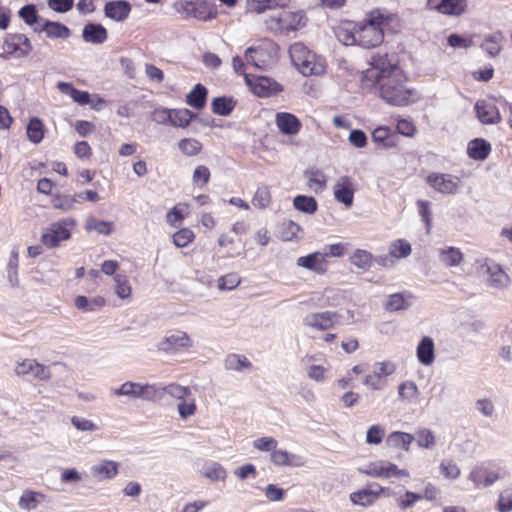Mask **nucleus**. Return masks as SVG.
Wrapping results in <instances>:
<instances>
[{
    "instance_id": "obj_1",
    "label": "nucleus",
    "mask_w": 512,
    "mask_h": 512,
    "mask_svg": "<svg viewBox=\"0 0 512 512\" xmlns=\"http://www.w3.org/2000/svg\"><path fill=\"white\" fill-rule=\"evenodd\" d=\"M406 77L402 70L395 74L381 78L375 82L379 96L392 106H406L415 101V91L406 86Z\"/></svg>"
},
{
    "instance_id": "obj_10",
    "label": "nucleus",
    "mask_w": 512,
    "mask_h": 512,
    "mask_svg": "<svg viewBox=\"0 0 512 512\" xmlns=\"http://www.w3.org/2000/svg\"><path fill=\"white\" fill-rule=\"evenodd\" d=\"M507 472L503 469H491L489 467L478 466L469 473V480L473 482L475 488L488 487L497 480L504 478Z\"/></svg>"
},
{
    "instance_id": "obj_35",
    "label": "nucleus",
    "mask_w": 512,
    "mask_h": 512,
    "mask_svg": "<svg viewBox=\"0 0 512 512\" xmlns=\"http://www.w3.org/2000/svg\"><path fill=\"white\" fill-rule=\"evenodd\" d=\"M207 89L202 84H197L186 97V103L195 108L202 109L206 104Z\"/></svg>"
},
{
    "instance_id": "obj_7",
    "label": "nucleus",
    "mask_w": 512,
    "mask_h": 512,
    "mask_svg": "<svg viewBox=\"0 0 512 512\" xmlns=\"http://www.w3.org/2000/svg\"><path fill=\"white\" fill-rule=\"evenodd\" d=\"M76 225L73 218H66L52 223L41 235V242L48 248L60 245L62 241L71 237V230Z\"/></svg>"
},
{
    "instance_id": "obj_30",
    "label": "nucleus",
    "mask_w": 512,
    "mask_h": 512,
    "mask_svg": "<svg viewBox=\"0 0 512 512\" xmlns=\"http://www.w3.org/2000/svg\"><path fill=\"white\" fill-rule=\"evenodd\" d=\"M270 459L274 465L277 466H301L303 460L301 456L290 454L286 450L274 449L271 452Z\"/></svg>"
},
{
    "instance_id": "obj_62",
    "label": "nucleus",
    "mask_w": 512,
    "mask_h": 512,
    "mask_svg": "<svg viewBox=\"0 0 512 512\" xmlns=\"http://www.w3.org/2000/svg\"><path fill=\"white\" fill-rule=\"evenodd\" d=\"M71 423L78 431L86 432L95 431L98 429L97 425L91 420L80 416H72Z\"/></svg>"
},
{
    "instance_id": "obj_2",
    "label": "nucleus",
    "mask_w": 512,
    "mask_h": 512,
    "mask_svg": "<svg viewBox=\"0 0 512 512\" xmlns=\"http://www.w3.org/2000/svg\"><path fill=\"white\" fill-rule=\"evenodd\" d=\"M289 55L293 65L304 76L321 75L325 72V59L310 51L301 42L290 46Z\"/></svg>"
},
{
    "instance_id": "obj_28",
    "label": "nucleus",
    "mask_w": 512,
    "mask_h": 512,
    "mask_svg": "<svg viewBox=\"0 0 512 512\" xmlns=\"http://www.w3.org/2000/svg\"><path fill=\"white\" fill-rule=\"evenodd\" d=\"M491 152V144L483 138H475L469 141L467 154L473 160H485Z\"/></svg>"
},
{
    "instance_id": "obj_4",
    "label": "nucleus",
    "mask_w": 512,
    "mask_h": 512,
    "mask_svg": "<svg viewBox=\"0 0 512 512\" xmlns=\"http://www.w3.org/2000/svg\"><path fill=\"white\" fill-rule=\"evenodd\" d=\"M246 60L255 67L266 70L278 59V46L271 40H263L257 46L245 52Z\"/></svg>"
},
{
    "instance_id": "obj_55",
    "label": "nucleus",
    "mask_w": 512,
    "mask_h": 512,
    "mask_svg": "<svg viewBox=\"0 0 512 512\" xmlns=\"http://www.w3.org/2000/svg\"><path fill=\"white\" fill-rule=\"evenodd\" d=\"M398 393L401 398L411 401L418 396L419 390L414 382L406 381L399 385Z\"/></svg>"
},
{
    "instance_id": "obj_34",
    "label": "nucleus",
    "mask_w": 512,
    "mask_h": 512,
    "mask_svg": "<svg viewBox=\"0 0 512 512\" xmlns=\"http://www.w3.org/2000/svg\"><path fill=\"white\" fill-rule=\"evenodd\" d=\"M414 440V435L410 433L394 431L388 435L386 444L392 448H402L403 450L408 451Z\"/></svg>"
},
{
    "instance_id": "obj_49",
    "label": "nucleus",
    "mask_w": 512,
    "mask_h": 512,
    "mask_svg": "<svg viewBox=\"0 0 512 512\" xmlns=\"http://www.w3.org/2000/svg\"><path fill=\"white\" fill-rule=\"evenodd\" d=\"M114 281L116 283L115 292L117 296L121 299L130 298L132 289L126 276L117 274L114 276Z\"/></svg>"
},
{
    "instance_id": "obj_56",
    "label": "nucleus",
    "mask_w": 512,
    "mask_h": 512,
    "mask_svg": "<svg viewBox=\"0 0 512 512\" xmlns=\"http://www.w3.org/2000/svg\"><path fill=\"white\" fill-rule=\"evenodd\" d=\"M195 235L192 230L183 228L174 233L173 243L180 248L186 247L194 239Z\"/></svg>"
},
{
    "instance_id": "obj_11",
    "label": "nucleus",
    "mask_w": 512,
    "mask_h": 512,
    "mask_svg": "<svg viewBox=\"0 0 512 512\" xmlns=\"http://www.w3.org/2000/svg\"><path fill=\"white\" fill-rule=\"evenodd\" d=\"M33 47L28 37L21 33H11L5 37L3 50L15 57H26Z\"/></svg>"
},
{
    "instance_id": "obj_29",
    "label": "nucleus",
    "mask_w": 512,
    "mask_h": 512,
    "mask_svg": "<svg viewBox=\"0 0 512 512\" xmlns=\"http://www.w3.org/2000/svg\"><path fill=\"white\" fill-rule=\"evenodd\" d=\"M85 42L91 44H102L107 40V30L101 24H86L82 31Z\"/></svg>"
},
{
    "instance_id": "obj_42",
    "label": "nucleus",
    "mask_w": 512,
    "mask_h": 512,
    "mask_svg": "<svg viewBox=\"0 0 512 512\" xmlns=\"http://www.w3.org/2000/svg\"><path fill=\"white\" fill-rule=\"evenodd\" d=\"M85 228L87 231H96L101 235H110L113 231L111 221L98 220L95 217H89L86 220Z\"/></svg>"
},
{
    "instance_id": "obj_46",
    "label": "nucleus",
    "mask_w": 512,
    "mask_h": 512,
    "mask_svg": "<svg viewBox=\"0 0 512 512\" xmlns=\"http://www.w3.org/2000/svg\"><path fill=\"white\" fill-rule=\"evenodd\" d=\"M195 4V12L193 14L194 18L199 20H207L213 18L216 15L215 8L210 2L195 0Z\"/></svg>"
},
{
    "instance_id": "obj_43",
    "label": "nucleus",
    "mask_w": 512,
    "mask_h": 512,
    "mask_svg": "<svg viewBox=\"0 0 512 512\" xmlns=\"http://www.w3.org/2000/svg\"><path fill=\"white\" fill-rule=\"evenodd\" d=\"M190 389L189 387H187ZM180 402L177 405L179 415L182 419H187L190 416L194 415L196 411L195 400L192 397L191 390H189L188 394L183 398H177Z\"/></svg>"
},
{
    "instance_id": "obj_64",
    "label": "nucleus",
    "mask_w": 512,
    "mask_h": 512,
    "mask_svg": "<svg viewBox=\"0 0 512 512\" xmlns=\"http://www.w3.org/2000/svg\"><path fill=\"white\" fill-rule=\"evenodd\" d=\"M395 370V364L390 361L377 362L373 365V371L380 376V378L393 374Z\"/></svg>"
},
{
    "instance_id": "obj_16",
    "label": "nucleus",
    "mask_w": 512,
    "mask_h": 512,
    "mask_svg": "<svg viewBox=\"0 0 512 512\" xmlns=\"http://www.w3.org/2000/svg\"><path fill=\"white\" fill-rule=\"evenodd\" d=\"M430 9L449 16L462 15L467 7V0H428Z\"/></svg>"
},
{
    "instance_id": "obj_63",
    "label": "nucleus",
    "mask_w": 512,
    "mask_h": 512,
    "mask_svg": "<svg viewBox=\"0 0 512 512\" xmlns=\"http://www.w3.org/2000/svg\"><path fill=\"white\" fill-rule=\"evenodd\" d=\"M500 40L501 36L499 34L492 35L485 40V42L482 44V47L491 57H494L500 52Z\"/></svg>"
},
{
    "instance_id": "obj_27",
    "label": "nucleus",
    "mask_w": 512,
    "mask_h": 512,
    "mask_svg": "<svg viewBox=\"0 0 512 512\" xmlns=\"http://www.w3.org/2000/svg\"><path fill=\"white\" fill-rule=\"evenodd\" d=\"M416 354L419 362L425 366H429L435 359V345L431 337H423L416 349Z\"/></svg>"
},
{
    "instance_id": "obj_25",
    "label": "nucleus",
    "mask_w": 512,
    "mask_h": 512,
    "mask_svg": "<svg viewBox=\"0 0 512 512\" xmlns=\"http://www.w3.org/2000/svg\"><path fill=\"white\" fill-rule=\"evenodd\" d=\"M45 500L42 492L26 489L22 492L18 500V506L21 510L30 512L36 510Z\"/></svg>"
},
{
    "instance_id": "obj_48",
    "label": "nucleus",
    "mask_w": 512,
    "mask_h": 512,
    "mask_svg": "<svg viewBox=\"0 0 512 512\" xmlns=\"http://www.w3.org/2000/svg\"><path fill=\"white\" fill-rule=\"evenodd\" d=\"M77 196L72 195H55L52 198V206L55 209H60L63 211H69L74 208L75 204L77 203Z\"/></svg>"
},
{
    "instance_id": "obj_59",
    "label": "nucleus",
    "mask_w": 512,
    "mask_h": 512,
    "mask_svg": "<svg viewBox=\"0 0 512 512\" xmlns=\"http://www.w3.org/2000/svg\"><path fill=\"white\" fill-rule=\"evenodd\" d=\"M497 509L499 512H511L512 511V488L504 489L497 502Z\"/></svg>"
},
{
    "instance_id": "obj_15",
    "label": "nucleus",
    "mask_w": 512,
    "mask_h": 512,
    "mask_svg": "<svg viewBox=\"0 0 512 512\" xmlns=\"http://www.w3.org/2000/svg\"><path fill=\"white\" fill-rule=\"evenodd\" d=\"M336 201L350 208L354 201V184L350 177L340 176L333 187Z\"/></svg>"
},
{
    "instance_id": "obj_13",
    "label": "nucleus",
    "mask_w": 512,
    "mask_h": 512,
    "mask_svg": "<svg viewBox=\"0 0 512 512\" xmlns=\"http://www.w3.org/2000/svg\"><path fill=\"white\" fill-rule=\"evenodd\" d=\"M245 81L252 92L259 97H267L283 90L279 83L265 76L251 79L249 75L245 74Z\"/></svg>"
},
{
    "instance_id": "obj_57",
    "label": "nucleus",
    "mask_w": 512,
    "mask_h": 512,
    "mask_svg": "<svg viewBox=\"0 0 512 512\" xmlns=\"http://www.w3.org/2000/svg\"><path fill=\"white\" fill-rule=\"evenodd\" d=\"M201 472L209 480L217 481L221 479L223 470L219 463L209 462L203 466Z\"/></svg>"
},
{
    "instance_id": "obj_9",
    "label": "nucleus",
    "mask_w": 512,
    "mask_h": 512,
    "mask_svg": "<svg viewBox=\"0 0 512 512\" xmlns=\"http://www.w3.org/2000/svg\"><path fill=\"white\" fill-rule=\"evenodd\" d=\"M426 182L441 194H457L461 186L459 177L447 173H430Z\"/></svg>"
},
{
    "instance_id": "obj_51",
    "label": "nucleus",
    "mask_w": 512,
    "mask_h": 512,
    "mask_svg": "<svg viewBox=\"0 0 512 512\" xmlns=\"http://www.w3.org/2000/svg\"><path fill=\"white\" fill-rule=\"evenodd\" d=\"M178 146L182 153L187 156H194L198 154L202 148L201 143L198 140L192 138L182 139Z\"/></svg>"
},
{
    "instance_id": "obj_44",
    "label": "nucleus",
    "mask_w": 512,
    "mask_h": 512,
    "mask_svg": "<svg viewBox=\"0 0 512 512\" xmlns=\"http://www.w3.org/2000/svg\"><path fill=\"white\" fill-rule=\"evenodd\" d=\"M439 258L444 265L452 267L460 264L463 255L458 248L449 247L440 251Z\"/></svg>"
},
{
    "instance_id": "obj_32",
    "label": "nucleus",
    "mask_w": 512,
    "mask_h": 512,
    "mask_svg": "<svg viewBox=\"0 0 512 512\" xmlns=\"http://www.w3.org/2000/svg\"><path fill=\"white\" fill-rule=\"evenodd\" d=\"M289 0H247V10L258 14L266 10L275 8H283L288 4Z\"/></svg>"
},
{
    "instance_id": "obj_33",
    "label": "nucleus",
    "mask_w": 512,
    "mask_h": 512,
    "mask_svg": "<svg viewBox=\"0 0 512 512\" xmlns=\"http://www.w3.org/2000/svg\"><path fill=\"white\" fill-rule=\"evenodd\" d=\"M372 139L375 143H378L385 148L394 147V146H396V143H397L396 133L392 132L386 126L377 127L372 132Z\"/></svg>"
},
{
    "instance_id": "obj_61",
    "label": "nucleus",
    "mask_w": 512,
    "mask_h": 512,
    "mask_svg": "<svg viewBox=\"0 0 512 512\" xmlns=\"http://www.w3.org/2000/svg\"><path fill=\"white\" fill-rule=\"evenodd\" d=\"M385 430L380 425H372L366 434V442L368 444H380L384 437Z\"/></svg>"
},
{
    "instance_id": "obj_40",
    "label": "nucleus",
    "mask_w": 512,
    "mask_h": 512,
    "mask_svg": "<svg viewBox=\"0 0 512 512\" xmlns=\"http://www.w3.org/2000/svg\"><path fill=\"white\" fill-rule=\"evenodd\" d=\"M305 176L308 179V185L310 188L314 189L316 193L322 191L326 186V176L319 169H310L305 171Z\"/></svg>"
},
{
    "instance_id": "obj_31",
    "label": "nucleus",
    "mask_w": 512,
    "mask_h": 512,
    "mask_svg": "<svg viewBox=\"0 0 512 512\" xmlns=\"http://www.w3.org/2000/svg\"><path fill=\"white\" fill-rule=\"evenodd\" d=\"M488 283L491 287L504 289L509 286L510 278L507 273L498 265L488 266Z\"/></svg>"
},
{
    "instance_id": "obj_37",
    "label": "nucleus",
    "mask_w": 512,
    "mask_h": 512,
    "mask_svg": "<svg viewBox=\"0 0 512 512\" xmlns=\"http://www.w3.org/2000/svg\"><path fill=\"white\" fill-rule=\"evenodd\" d=\"M252 367V363L244 355L229 354L226 356V369L242 372L249 371Z\"/></svg>"
},
{
    "instance_id": "obj_21",
    "label": "nucleus",
    "mask_w": 512,
    "mask_h": 512,
    "mask_svg": "<svg viewBox=\"0 0 512 512\" xmlns=\"http://www.w3.org/2000/svg\"><path fill=\"white\" fill-rule=\"evenodd\" d=\"M130 12L131 5L126 0L109 1L104 6L105 16L117 22L126 20Z\"/></svg>"
},
{
    "instance_id": "obj_47",
    "label": "nucleus",
    "mask_w": 512,
    "mask_h": 512,
    "mask_svg": "<svg viewBox=\"0 0 512 512\" xmlns=\"http://www.w3.org/2000/svg\"><path fill=\"white\" fill-rule=\"evenodd\" d=\"M411 253V245L404 239H399L391 243L389 247V255L395 258H406Z\"/></svg>"
},
{
    "instance_id": "obj_26",
    "label": "nucleus",
    "mask_w": 512,
    "mask_h": 512,
    "mask_svg": "<svg viewBox=\"0 0 512 512\" xmlns=\"http://www.w3.org/2000/svg\"><path fill=\"white\" fill-rule=\"evenodd\" d=\"M34 30L36 32H45L46 36L52 39H67L71 34L70 29L66 25L49 20H46L42 27H35Z\"/></svg>"
},
{
    "instance_id": "obj_23",
    "label": "nucleus",
    "mask_w": 512,
    "mask_h": 512,
    "mask_svg": "<svg viewBox=\"0 0 512 512\" xmlns=\"http://www.w3.org/2000/svg\"><path fill=\"white\" fill-rule=\"evenodd\" d=\"M120 464L113 460L103 459L94 464L90 471L91 475L98 480H109L114 478L119 472Z\"/></svg>"
},
{
    "instance_id": "obj_18",
    "label": "nucleus",
    "mask_w": 512,
    "mask_h": 512,
    "mask_svg": "<svg viewBox=\"0 0 512 512\" xmlns=\"http://www.w3.org/2000/svg\"><path fill=\"white\" fill-rule=\"evenodd\" d=\"M192 346V340L184 331H175L167 335L159 344L158 348L165 352L176 351L181 348Z\"/></svg>"
},
{
    "instance_id": "obj_19",
    "label": "nucleus",
    "mask_w": 512,
    "mask_h": 512,
    "mask_svg": "<svg viewBox=\"0 0 512 512\" xmlns=\"http://www.w3.org/2000/svg\"><path fill=\"white\" fill-rule=\"evenodd\" d=\"M275 122L279 131L284 135H296L302 128L301 121L289 112H278Z\"/></svg>"
},
{
    "instance_id": "obj_52",
    "label": "nucleus",
    "mask_w": 512,
    "mask_h": 512,
    "mask_svg": "<svg viewBox=\"0 0 512 512\" xmlns=\"http://www.w3.org/2000/svg\"><path fill=\"white\" fill-rule=\"evenodd\" d=\"M419 447L431 449L435 446V436L429 429H421L414 436Z\"/></svg>"
},
{
    "instance_id": "obj_8",
    "label": "nucleus",
    "mask_w": 512,
    "mask_h": 512,
    "mask_svg": "<svg viewBox=\"0 0 512 512\" xmlns=\"http://www.w3.org/2000/svg\"><path fill=\"white\" fill-rule=\"evenodd\" d=\"M300 12L278 11L266 19L267 28L275 32L296 31L304 24Z\"/></svg>"
},
{
    "instance_id": "obj_39",
    "label": "nucleus",
    "mask_w": 512,
    "mask_h": 512,
    "mask_svg": "<svg viewBox=\"0 0 512 512\" xmlns=\"http://www.w3.org/2000/svg\"><path fill=\"white\" fill-rule=\"evenodd\" d=\"M26 133L32 143H40L44 137V125L42 121L37 117L31 118L27 125Z\"/></svg>"
},
{
    "instance_id": "obj_50",
    "label": "nucleus",
    "mask_w": 512,
    "mask_h": 512,
    "mask_svg": "<svg viewBox=\"0 0 512 512\" xmlns=\"http://www.w3.org/2000/svg\"><path fill=\"white\" fill-rule=\"evenodd\" d=\"M112 395L120 397H126L129 400H136V386L135 382L127 381L121 384L117 388H113L111 390Z\"/></svg>"
},
{
    "instance_id": "obj_3",
    "label": "nucleus",
    "mask_w": 512,
    "mask_h": 512,
    "mask_svg": "<svg viewBox=\"0 0 512 512\" xmlns=\"http://www.w3.org/2000/svg\"><path fill=\"white\" fill-rule=\"evenodd\" d=\"M135 386L136 400L147 402L160 400L165 393L174 398H183L189 392V389L186 386H181L174 383L164 387H159L154 384L135 382Z\"/></svg>"
},
{
    "instance_id": "obj_53",
    "label": "nucleus",
    "mask_w": 512,
    "mask_h": 512,
    "mask_svg": "<svg viewBox=\"0 0 512 512\" xmlns=\"http://www.w3.org/2000/svg\"><path fill=\"white\" fill-rule=\"evenodd\" d=\"M271 202V195L268 187H259L252 200V204L258 208H266Z\"/></svg>"
},
{
    "instance_id": "obj_38",
    "label": "nucleus",
    "mask_w": 512,
    "mask_h": 512,
    "mask_svg": "<svg viewBox=\"0 0 512 512\" xmlns=\"http://www.w3.org/2000/svg\"><path fill=\"white\" fill-rule=\"evenodd\" d=\"M195 114L189 109H171L170 124L174 127L185 128L189 125Z\"/></svg>"
},
{
    "instance_id": "obj_20",
    "label": "nucleus",
    "mask_w": 512,
    "mask_h": 512,
    "mask_svg": "<svg viewBox=\"0 0 512 512\" xmlns=\"http://www.w3.org/2000/svg\"><path fill=\"white\" fill-rule=\"evenodd\" d=\"M383 488L378 484L369 485L367 488L353 492L350 495V500L354 505L362 507L371 506L379 497Z\"/></svg>"
},
{
    "instance_id": "obj_5",
    "label": "nucleus",
    "mask_w": 512,
    "mask_h": 512,
    "mask_svg": "<svg viewBox=\"0 0 512 512\" xmlns=\"http://www.w3.org/2000/svg\"><path fill=\"white\" fill-rule=\"evenodd\" d=\"M383 38V29L375 21H371L370 15L365 25L347 36L345 44L351 41V43H356L365 49H370L380 45L383 42Z\"/></svg>"
},
{
    "instance_id": "obj_14",
    "label": "nucleus",
    "mask_w": 512,
    "mask_h": 512,
    "mask_svg": "<svg viewBox=\"0 0 512 512\" xmlns=\"http://www.w3.org/2000/svg\"><path fill=\"white\" fill-rule=\"evenodd\" d=\"M327 255V253L323 254L321 252L310 253L306 256L299 257L296 261V265L315 274L324 275L328 270Z\"/></svg>"
},
{
    "instance_id": "obj_60",
    "label": "nucleus",
    "mask_w": 512,
    "mask_h": 512,
    "mask_svg": "<svg viewBox=\"0 0 512 512\" xmlns=\"http://www.w3.org/2000/svg\"><path fill=\"white\" fill-rule=\"evenodd\" d=\"M277 444V440L271 436L257 438L253 441V447L264 452H272L277 447Z\"/></svg>"
},
{
    "instance_id": "obj_54",
    "label": "nucleus",
    "mask_w": 512,
    "mask_h": 512,
    "mask_svg": "<svg viewBox=\"0 0 512 512\" xmlns=\"http://www.w3.org/2000/svg\"><path fill=\"white\" fill-rule=\"evenodd\" d=\"M385 461L371 462L359 471L371 477L385 478Z\"/></svg>"
},
{
    "instance_id": "obj_22",
    "label": "nucleus",
    "mask_w": 512,
    "mask_h": 512,
    "mask_svg": "<svg viewBox=\"0 0 512 512\" xmlns=\"http://www.w3.org/2000/svg\"><path fill=\"white\" fill-rule=\"evenodd\" d=\"M370 15L371 21H375V23L383 29V34L385 31L396 33L401 29L400 20L395 14L375 10L372 11Z\"/></svg>"
},
{
    "instance_id": "obj_58",
    "label": "nucleus",
    "mask_w": 512,
    "mask_h": 512,
    "mask_svg": "<svg viewBox=\"0 0 512 512\" xmlns=\"http://www.w3.org/2000/svg\"><path fill=\"white\" fill-rule=\"evenodd\" d=\"M409 304L406 302L404 295L401 293H395L389 296L388 301L385 304V309L389 311H398L406 309Z\"/></svg>"
},
{
    "instance_id": "obj_41",
    "label": "nucleus",
    "mask_w": 512,
    "mask_h": 512,
    "mask_svg": "<svg viewBox=\"0 0 512 512\" xmlns=\"http://www.w3.org/2000/svg\"><path fill=\"white\" fill-rule=\"evenodd\" d=\"M350 261L357 268L366 271L372 265L373 255L367 250L357 249L352 254Z\"/></svg>"
},
{
    "instance_id": "obj_17",
    "label": "nucleus",
    "mask_w": 512,
    "mask_h": 512,
    "mask_svg": "<svg viewBox=\"0 0 512 512\" xmlns=\"http://www.w3.org/2000/svg\"><path fill=\"white\" fill-rule=\"evenodd\" d=\"M336 316L337 313L330 311L309 313L303 318V324L314 330L325 331L333 327Z\"/></svg>"
},
{
    "instance_id": "obj_45",
    "label": "nucleus",
    "mask_w": 512,
    "mask_h": 512,
    "mask_svg": "<svg viewBox=\"0 0 512 512\" xmlns=\"http://www.w3.org/2000/svg\"><path fill=\"white\" fill-rule=\"evenodd\" d=\"M294 207L304 213L313 214L317 210V201L314 197L298 195L293 200Z\"/></svg>"
},
{
    "instance_id": "obj_24",
    "label": "nucleus",
    "mask_w": 512,
    "mask_h": 512,
    "mask_svg": "<svg viewBox=\"0 0 512 512\" xmlns=\"http://www.w3.org/2000/svg\"><path fill=\"white\" fill-rule=\"evenodd\" d=\"M477 118L483 124L490 125L500 122L501 117L497 107L485 101H478L475 104Z\"/></svg>"
},
{
    "instance_id": "obj_12",
    "label": "nucleus",
    "mask_w": 512,
    "mask_h": 512,
    "mask_svg": "<svg viewBox=\"0 0 512 512\" xmlns=\"http://www.w3.org/2000/svg\"><path fill=\"white\" fill-rule=\"evenodd\" d=\"M14 372L18 376L32 374L35 379L48 381L51 379L52 373L48 366L37 362L34 359H25L16 363Z\"/></svg>"
},
{
    "instance_id": "obj_36",
    "label": "nucleus",
    "mask_w": 512,
    "mask_h": 512,
    "mask_svg": "<svg viewBox=\"0 0 512 512\" xmlns=\"http://www.w3.org/2000/svg\"><path fill=\"white\" fill-rule=\"evenodd\" d=\"M105 305V299L101 296L87 298L86 296H77L75 298V306L83 311L92 312Z\"/></svg>"
},
{
    "instance_id": "obj_6",
    "label": "nucleus",
    "mask_w": 512,
    "mask_h": 512,
    "mask_svg": "<svg viewBox=\"0 0 512 512\" xmlns=\"http://www.w3.org/2000/svg\"><path fill=\"white\" fill-rule=\"evenodd\" d=\"M370 65L371 69L367 70L366 76L374 79V82H377L386 76L395 74L396 70H401L398 66L397 57L395 55H389L386 52H377L372 55Z\"/></svg>"
}]
</instances>
